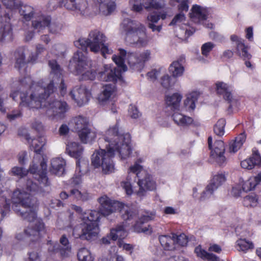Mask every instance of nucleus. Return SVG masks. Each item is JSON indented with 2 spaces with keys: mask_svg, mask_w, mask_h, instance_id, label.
I'll use <instances>...</instances> for the list:
<instances>
[{
  "mask_svg": "<svg viewBox=\"0 0 261 261\" xmlns=\"http://www.w3.org/2000/svg\"><path fill=\"white\" fill-rule=\"evenodd\" d=\"M48 65L51 69L48 79L36 82L30 76H25L20 80L18 86L15 84L10 97L16 100L20 90L21 107H25L32 111L44 109L48 117L61 119L68 110L66 102L57 100L46 101V99L53 92L55 85L60 84L61 94L65 93L63 70L55 60L49 61Z\"/></svg>",
  "mask_w": 261,
  "mask_h": 261,
  "instance_id": "1",
  "label": "nucleus"
},
{
  "mask_svg": "<svg viewBox=\"0 0 261 261\" xmlns=\"http://www.w3.org/2000/svg\"><path fill=\"white\" fill-rule=\"evenodd\" d=\"M104 149L95 150L92 155V165L95 168L101 167L106 174L114 172L115 168L112 159L115 156L121 160L130 156L133 147L130 135L122 134L119 123L117 121L106 130L103 135Z\"/></svg>",
  "mask_w": 261,
  "mask_h": 261,
  "instance_id": "2",
  "label": "nucleus"
},
{
  "mask_svg": "<svg viewBox=\"0 0 261 261\" xmlns=\"http://www.w3.org/2000/svg\"><path fill=\"white\" fill-rule=\"evenodd\" d=\"M38 189L37 185L29 180L24 187L14 191L12 197V209L18 215L29 221L36 218L37 206L32 202L31 192Z\"/></svg>",
  "mask_w": 261,
  "mask_h": 261,
  "instance_id": "3",
  "label": "nucleus"
},
{
  "mask_svg": "<svg viewBox=\"0 0 261 261\" xmlns=\"http://www.w3.org/2000/svg\"><path fill=\"white\" fill-rule=\"evenodd\" d=\"M18 134L22 139L25 140L29 145L30 148L35 152L33 160L30 166V171L32 173H35L38 169V165L42 169L39 177L42 182H46L47 177L46 176L47 160L41 154L43 147L46 144V139L43 136H39L36 138H32L28 133L25 128H20Z\"/></svg>",
  "mask_w": 261,
  "mask_h": 261,
  "instance_id": "4",
  "label": "nucleus"
},
{
  "mask_svg": "<svg viewBox=\"0 0 261 261\" xmlns=\"http://www.w3.org/2000/svg\"><path fill=\"white\" fill-rule=\"evenodd\" d=\"M119 31L127 43L139 47H145L148 43L146 28L139 21L124 19L120 23Z\"/></svg>",
  "mask_w": 261,
  "mask_h": 261,
  "instance_id": "5",
  "label": "nucleus"
},
{
  "mask_svg": "<svg viewBox=\"0 0 261 261\" xmlns=\"http://www.w3.org/2000/svg\"><path fill=\"white\" fill-rule=\"evenodd\" d=\"M72 208L79 213H81V219L82 223V231L77 233L74 229L73 235L75 238H81L87 240H92L96 238L99 232L98 221L99 220L100 214L96 211L88 210L82 213V208L78 206L73 205Z\"/></svg>",
  "mask_w": 261,
  "mask_h": 261,
  "instance_id": "6",
  "label": "nucleus"
},
{
  "mask_svg": "<svg viewBox=\"0 0 261 261\" xmlns=\"http://www.w3.org/2000/svg\"><path fill=\"white\" fill-rule=\"evenodd\" d=\"M151 52L150 50L145 49L137 54L133 53H127L125 50L119 48V56H114L113 61L121 67L123 71L127 70V67L124 64L126 62L130 68L135 71H140L143 68L144 64L151 59Z\"/></svg>",
  "mask_w": 261,
  "mask_h": 261,
  "instance_id": "7",
  "label": "nucleus"
},
{
  "mask_svg": "<svg viewBox=\"0 0 261 261\" xmlns=\"http://www.w3.org/2000/svg\"><path fill=\"white\" fill-rule=\"evenodd\" d=\"M107 37L101 32L98 30L91 31L87 38H81L74 42L75 46L82 49H86L89 47L90 51L94 53L100 51L104 58L106 55H110L112 50L109 48L106 44Z\"/></svg>",
  "mask_w": 261,
  "mask_h": 261,
  "instance_id": "8",
  "label": "nucleus"
},
{
  "mask_svg": "<svg viewBox=\"0 0 261 261\" xmlns=\"http://www.w3.org/2000/svg\"><path fill=\"white\" fill-rule=\"evenodd\" d=\"M91 61L82 52L77 51L70 61L69 68L82 80L93 81L97 77L96 70L91 67Z\"/></svg>",
  "mask_w": 261,
  "mask_h": 261,
  "instance_id": "9",
  "label": "nucleus"
},
{
  "mask_svg": "<svg viewBox=\"0 0 261 261\" xmlns=\"http://www.w3.org/2000/svg\"><path fill=\"white\" fill-rule=\"evenodd\" d=\"M100 204V211L103 216H108L118 211L124 220H130L137 215L136 211L127 205H125L118 201L111 200L107 195H103L98 199Z\"/></svg>",
  "mask_w": 261,
  "mask_h": 261,
  "instance_id": "10",
  "label": "nucleus"
},
{
  "mask_svg": "<svg viewBox=\"0 0 261 261\" xmlns=\"http://www.w3.org/2000/svg\"><path fill=\"white\" fill-rule=\"evenodd\" d=\"M143 162L142 158L138 159L135 163L131 165L127 170V175L124 180L120 182L121 187L128 195L136 193L133 186V181L136 177L140 178V173L142 172V166L140 165Z\"/></svg>",
  "mask_w": 261,
  "mask_h": 261,
  "instance_id": "11",
  "label": "nucleus"
},
{
  "mask_svg": "<svg viewBox=\"0 0 261 261\" xmlns=\"http://www.w3.org/2000/svg\"><path fill=\"white\" fill-rule=\"evenodd\" d=\"M66 151L71 157L75 158L76 162V173L84 171L83 169L86 168L88 165V161L83 158V148L79 143L76 142H70L67 145Z\"/></svg>",
  "mask_w": 261,
  "mask_h": 261,
  "instance_id": "12",
  "label": "nucleus"
},
{
  "mask_svg": "<svg viewBox=\"0 0 261 261\" xmlns=\"http://www.w3.org/2000/svg\"><path fill=\"white\" fill-rule=\"evenodd\" d=\"M45 233L44 225L41 220H38L35 225H30L23 232L17 234L16 238L18 240H23L27 237H30V240L37 241Z\"/></svg>",
  "mask_w": 261,
  "mask_h": 261,
  "instance_id": "13",
  "label": "nucleus"
},
{
  "mask_svg": "<svg viewBox=\"0 0 261 261\" xmlns=\"http://www.w3.org/2000/svg\"><path fill=\"white\" fill-rule=\"evenodd\" d=\"M212 142V137H209L207 143L208 147L211 150V156L212 159L220 166L225 165L227 159L224 155L225 149L224 142L221 140L217 141L213 146Z\"/></svg>",
  "mask_w": 261,
  "mask_h": 261,
  "instance_id": "14",
  "label": "nucleus"
},
{
  "mask_svg": "<svg viewBox=\"0 0 261 261\" xmlns=\"http://www.w3.org/2000/svg\"><path fill=\"white\" fill-rule=\"evenodd\" d=\"M207 15V9L198 5H193L189 13L190 18L192 21L196 23L202 24L206 28L213 29V24L206 20Z\"/></svg>",
  "mask_w": 261,
  "mask_h": 261,
  "instance_id": "15",
  "label": "nucleus"
},
{
  "mask_svg": "<svg viewBox=\"0 0 261 261\" xmlns=\"http://www.w3.org/2000/svg\"><path fill=\"white\" fill-rule=\"evenodd\" d=\"M83 174L84 171H81V173L75 172L73 177L71 179V184L73 186H77V188L75 187L70 190V196L77 200L86 201L89 198L88 193L80 186L82 182Z\"/></svg>",
  "mask_w": 261,
  "mask_h": 261,
  "instance_id": "16",
  "label": "nucleus"
},
{
  "mask_svg": "<svg viewBox=\"0 0 261 261\" xmlns=\"http://www.w3.org/2000/svg\"><path fill=\"white\" fill-rule=\"evenodd\" d=\"M179 13L175 15L171 22L170 25H181L180 28V32L177 35L181 39L187 38L192 35L195 32V29L188 25L185 22L186 21L185 11H178Z\"/></svg>",
  "mask_w": 261,
  "mask_h": 261,
  "instance_id": "17",
  "label": "nucleus"
},
{
  "mask_svg": "<svg viewBox=\"0 0 261 261\" xmlns=\"http://www.w3.org/2000/svg\"><path fill=\"white\" fill-rule=\"evenodd\" d=\"M142 170L140 173V178H138L139 190L137 192V195L140 197L144 195L146 191H154L156 188V182L152 176L147 173L143 167Z\"/></svg>",
  "mask_w": 261,
  "mask_h": 261,
  "instance_id": "18",
  "label": "nucleus"
},
{
  "mask_svg": "<svg viewBox=\"0 0 261 261\" xmlns=\"http://www.w3.org/2000/svg\"><path fill=\"white\" fill-rule=\"evenodd\" d=\"M50 22L49 17L44 15H39L35 18V20L32 22L33 27L38 30L39 31L42 30L46 27H49V32L52 34L59 33L62 29V25L61 23Z\"/></svg>",
  "mask_w": 261,
  "mask_h": 261,
  "instance_id": "19",
  "label": "nucleus"
},
{
  "mask_svg": "<svg viewBox=\"0 0 261 261\" xmlns=\"http://www.w3.org/2000/svg\"><path fill=\"white\" fill-rule=\"evenodd\" d=\"M118 69L111 64H105L99 70L97 79L102 81H116L121 77V72H124L117 65Z\"/></svg>",
  "mask_w": 261,
  "mask_h": 261,
  "instance_id": "20",
  "label": "nucleus"
},
{
  "mask_svg": "<svg viewBox=\"0 0 261 261\" xmlns=\"http://www.w3.org/2000/svg\"><path fill=\"white\" fill-rule=\"evenodd\" d=\"M226 176L224 173L218 172L214 174L211 180V182L203 192L200 197L201 200H205L209 198L213 194L214 191L216 190L226 181Z\"/></svg>",
  "mask_w": 261,
  "mask_h": 261,
  "instance_id": "21",
  "label": "nucleus"
},
{
  "mask_svg": "<svg viewBox=\"0 0 261 261\" xmlns=\"http://www.w3.org/2000/svg\"><path fill=\"white\" fill-rule=\"evenodd\" d=\"M70 94L79 106L87 103L92 96L91 90L83 85L75 87Z\"/></svg>",
  "mask_w": 261,
  "mask_h": 261,
  "instance_id": "22",
  "label": "nucleus"
},
{
  "mask_svg": "<svg viewBox=\"0 0 261 261\" xmlns=\"http://www.w3.org/2000/svg\"><path fill=\"white\" fill-rule=\"evenodd\" d=\"M215 86L217 94L222 95L230 103V107L232 108L237 106V100L233 97L232 92L233 88L231 85L223 82H217Z\"/></svg>",
  "mask_w": 261,
  "mask_h": 261,
  "instance_id": "23",
  "label": "nucleus"
},
{
  "mask_svg": "<svg viewBox=\"0 0 261 261\" xmlns=\"http://www.w3.org/2000/svg\"><path fill=\"white\" fill-rule=\"evenodd\" d=\"M63 6L67 9L73 11L77 14L84 15L89 11L88 2L86 0H67Z\"/></svg>",
  "mask_w": 261,
  "mask_h": 261,
  "instance_id": "24",
  "label": "nucleus"
},
{
  "mask_svg": "<svg viewBox=\"0 0 261 261\" xmlns=\"http://www.w3.org/2000/svg\"><path fill=\"white\" fill-rule=\"evenodd\" d=\"M155 217L154 212H150L142 216L139 221H137L133 226L134 231L136 232H144L146 234H150L152 232V228L150 225L143 226V224L148 221L153 220Z\"/></svg>",
  "mask_w": 261,
  "mask_h": 261,
  "instance_id": "25",
  "label": "nucleus"
},
{
  "mask_svg": "<svg viewBox=\"0 0 261 261\" xmlns=\"http://www.w3.org/2000/svg\"><path fill=\"white\" fill-rule=\"evenodd\" d=\"M117 95V90L114 84H106L102 87L101 93L98 96L100 104L104 105L108 101L112 100Z\"/></svg>",
  "mask_w": 261,
  "mask_h": 261,
  "instance_id": "26",
  "label": "nucleus"
},
{
  "mask_svg": "<svg viewBox=\"0 0 261 261\" xmlns=\"http://www.w3.org/2000/svg\"><path fill=\"white\" fill-rule=\"evenodd\" d=\"M230 39L236 42L237 53L241 58L244 60L251 59V55L248 52V47L245 45L243 39L236 35H231Z\"/></svg>",
  "mask_w": 261,
  "mask_h": 261,
  "instance_id": "27",
  "label": "nucleus"
},
{
  "mask_svg": "<svg viewBox=\"0 0 261 261\" xmlns=\"http://www.w3.org/2000/svg\"><path fill=\"white\" fill-rule=\"evenodd\" d=\"M95 7L103 15H109L115 9L114 0H94Z\"/></svg>",
  "mask_w": 261,
  "mask_h": 261,
  "instance_id": "28",
  "label": "nucleus"
},
{
  "mask_svg": "<svg viewBox=\"0 0 261 261\" xmlns=\"http://www.w3.org/2000/svg\"><path fill=\"white\" fill-rule=\"evenodd\" d=\"M258 165H261V157L256 148L253 149L251 157L241 162L242 168L247 170L252 169L255 166Z\"/></svg>",
  "mask_w": 261,
  "mask_h": 261,
  "instance_id": "29",
  "label": "nucleus"
},
{
  "mask_svg": "<svg viewBox=\"0 0 261 261\" xmlns=\"http://www.w3.org/2000/svg\"><path fill=\"white\" fill-rule=\"evenodd\" d=\"M200 93L193 91L187 94L186 98L184 101V105L181 107V111L189 112H192L195 108V102L197 101Z\"/></svg>",
  "mask_w": 261,
  "mask_h": 261,
  "instance_id": "30",
  "label": "nucleus"
},
{
  "mask_svg": "<svg viewBox=\"0 0 261 261\" xmlns=\"http://www.w3.org/2000/svg\"><path fill=\"white\" fill-rule=\"evenodd\" d=\"M30 172L31 174L34 175V177L40 183L43 185H46L47 184L48 180L46 182H42L41 178L39 177V174L42 172V169L38 165V169L35 173H32L30 171L25 170L22 167H14L10 171V174L14 176H16L18 177L22 178L23 176L27 175L28 172Z\"/></svg>",
  "mask_w": 261,
  "mask_h": 261,
  "instance_id": "31",
  "label": "nucleus"
},
{
  "mask_svg": "<svg viewBox=\"0 0 261 261\" xmlns=\"http://www.w3.org/2000/svg\"><path fill=\"white\" fill-rule=\"evenodd\" d=\"M66 165L64 159L60 157L53 158L50 162V171L58 176L62 175L65 172Z\"/></svg>",
  "mask_w": 261,
  "mask_h": 261,
  "instance_id": "32",
  "label": "nucleus"
},
{
  "mask_svg": "<svg viewBox=\"0 0 261 261\" xmlns=\"http://www.w3.org/2000/svg\"><path fill=\"white\" fill-rule=\"evenodd\" d=\"M127 236L126 225L124 223L117 225L110 230V236L113 241H122Z\"/></svg>",
  "mask_w": 261,
  "mask_h": 261,
  "instance_id": "33",
  "label": "nucleus"
},
{
  "mask_svg": "<svg viewBox=\"0 0 261 261\" xmlns=\"http://www.w3.org/2000/svg\"><path fill=\"white\" fill-rule=\"evenodd\" d=\"M88 125L89 121L88 119L81 116L72 118L70 122L71 128L78 133L80 131L89 127Z\"/></svg>",
  "mask_w": 261,
  "mask_h": 261,
  "instance_id": "34",
  "label": "nucleus"
},
{
  "mask_svg": "<svg viewBox=\"0 0 261 261\" xmlns=\"http://www.w3.org/2000/svg\"><path fill=\"white\" fill-rule=\"evenodd\" d=\"M182 98V95L180 93L176 92L167 96L166 101L172 110L181 111L180 102Z\"/></svg>",
  "mask_w": 261,
  "mask_h": 261,
  "instance_id": "35",
  "label": "nucleus"
},
{
  "mask_svg": "<svg viewBox=\"0 0 261 261\" xmlns=\"http://www.w3.org/2000/svg\"><path fill=\"white\" fill-rule=\"evenodd\" d=\"M81 141L85 144L89 143L96 138L97 133L95 129L88 127L78 133Z\"/></svg>",
  "mask_w": 261,
  "mask_h": 261,
  "instance_id": "36",
  "label": "nucleus"
},
{
  "mask_svg": "<svg viewBox=\"0 0 261 261\" xmlns=\"http://www.w3.org/2000/svg\"><path fill=\"white\" fill-rule=\"evenodd\" d=\"M11 31L10 24V17L6 14L4 17H0V40L3 39L7 34L10 33Z\"/></svg>",
  "mask_w": 261,
  "mask_h": 261,
  "instance_id": "37",
  "label": "nucleus"
},
{
  "mask_svg": "<svg viewBox=\"0 0 261 261\" xmlns=\"http://www.w3.org/2000/svg\"><path fill=\"white\" fill-rule=\"evenodd\" d=\"M184 70L183 65L178 60L173 61L169 67V73L173 77H178L182 76Z\"/></svg>",
  "mask_w": 261,
  "mask_h": 261,
  "instance_id": "38",
  "label": "nucleus"
},
{
  "mask_svg": "<svg viewBox=\"0 0 261 261\" xmlns=\"http://www.w3.org/2000/svg\"><path fill=\"white\" fill-rule=\"evenodd\" d=\"M174 111V112L172 114L173 119L177 125L185 126L192 123V118L182 115L179 112L180 111Z\"/></svg>",
  "mask_w": 261,
  "mask_h": 261,
  "instance_id": "39",
  "label": "nucleus"
},
{
  "mask_svg": "<svg viewBox=\"0 0 261 261\" xmlns=\"http://www.w3.org/2000/svg\"><path fill=\"white\" fill-rule=\"evenodd\" d=\"M246 136L244 133L240 134L236 139L229 143V150L230 152L236 153L242 146L245 142Z\"/></svg>",
  "mask_w": 261,
  "mask_h": 261,
  "instance_id": "40",
  "label": "nucleus"
},
{
  "mask_svg": "<svg viewBox=\"0 0 261 261\" xmlns=\"http://www.w3.org/2000/svg\"><path fill=\"white\" fill-rule=\"evenodd\" d=\"M144 8L146 10H159L165 7V0H143Z\"/></svg>",
  "mask_w": 261,
  "mask_h": 261,
  "instance_id": "41",
  "label": "nucleus"
},
{
  "mask_svg": "<svg viewBox=\"0 0 261 261\" xmlns=\"http://www.w3.org/2000/svg\"><path fill=\"white\" fill-rule=\"evenodd\" d=\"M159 240L165 249L172 250L175 248L174 234H172V236L167 235L160 236Z\"/></svg>",
  "mask_w": 261,
  "mask_h": 261,
  "instance_id": "42",
  "label": "nucleus"
},
{
  "mask_svg": "<svg viewBox=\"0 0 261 261\" xmlns=\"http://www.w3.org/2000/svg\"><path fill=\"white\" fill-rule=\"evenodd\" d=\"M215 47V44L211 42H207L202 45L201 47V54L203 57H200L198 58L199 61L202 63H207L208 60L207 58L210 53Z\"/></svg>",
  "mask_w": 261,
  "mask_h": 261,
  "instance_id": "43",
  "label": "nucleus"
},
{
  "mask_svg": "<svg viewBox=\"0 0 261 261\" xmlns=\"http://www.w3.org/2000/svg\"><path fill=\"white\" fill-rule=\"evenodd\" d=\"M195 252L197 254V256L202 258L203 259H207L208 261H223L216 255L213 253H208L205 250L202 249L200 246H198L195 248Z\"/></svg>",
  "mask_w": 261,
  "mask_h": 261,
  "instance_id": "44",
  "label": "nucleus"
},
{
  "mask_svg": "<svg viewBox=\"0 0 261 261\" xmlns=\"http://www.w3.org/2000/svg\"><path fill=\"white\" fill-rule=\"evenodd\" d=\"M243 203L245 206L248 207H254L261 204V201L255 193H250L246 196L244 198Z\"/></svg>",
  "mask_w": 261,
  "mask_h": 261,
  "instance_id": "45",
  "label": "nucleus"
},
{
  "mask_svg": "<svg viewBox=\"0 0 261 261\" xmlns=\"http://www.w3.org/2000/svg\"><path fill=\"white\" fill-rule=\"evenodd\" d=\"M101 261H124L123 256L117 254L116 247L111 248L109 252L100 258Z\"/></svg>",
  "mask_w": 261,
  "mask_h": 261,
  "instance_id": "46",
  "label": "nucleus"
},
{
  "mask_svg": "<svg viewBox=\"0 0 261 261\" xmlns=\"http://www.w3.org/2000/svg\"><path fill=\"white\" fill-rule=\"evenodd\" d=\"M28 51V50L20 48L15 53L16 63L15 66L19 70L22 68L25 69L26 62L24 60V55Z\"/></svg>",
  "mask_w": 261,
  "mask_h": 261,
  "instance_id": "47",
  "label": "nucleus"
},
{
  "mask_svg": "<svg viewBox=\"0 0 261 261\" xmlns=\"http://www.w3.org/2000/svg\"><path fill=\"white\" fill-rule=\"evenodd\" d=\"M240 183L242 185V188L244 192H248L253 190L257 186L255 178L253 176L249 177L247 180H244L242 178H239Z\"/></svg>",
  "mask_w": 261,
  "mask_h": 261,
  "instance_id": "48",
  "label": "nucleus"
},
{
  "mask_svg": "<svg viewBox=\"0 0 261 261\" xmlns=\"http://www.w3.org/2000/svg\"><path fill=\"white\" fill-rule=\"evenodd\" d=\"M253 247L252 243L246 239H240L236 242L235 247L239 251L246 252L249 249H252Z\"/></svg>",
  "mask_w": 261,
  "mask_h": 261,
  "instance_id": "49",
  "label": "nucleus"
},
{
  "mask_svg": "<svg viewBox=\"0 0 261 261\" xmlns=\"http://www.w3.org/2000/svg\"><path fill=\"white\" fill-rule=\"evenodd\" d=\"M77 257L79 261H94V257L87 248H83L79 250Z\"/></svg>",
  "mask_w": 261,
  "mask_h": 261,
  "instance_id": "50",
  "label": "nucleus"
},
{
  "mask_svg": "<svg viewBox=\"0 0 261 261\" xmlns=\"http://www.w3.org/2000/svg\"><path fill=\"white\" fill-rule=\"evenodd\" d=\"M19 13L25 21H29L34 14V10L30 6H23L21 7Z\"/></svg>",
  "mask_w": 261,
  "mask_h": 261,
  "instance_id": "51",
  "label": "nucleus"
},
{
  "mask_svg": "<svg viewBox=\"0 0 261 261\" xmlns=\"http://www.w3.org/2000/svg\"><path fill=\"white\" fill-rule=\"evenodd\" d=\"M60 243L63 246V248L60 249L61 254L64 257L69 256L71 254V247L69 244L67 238L62 236L60 239Z\"/></svg>",
  "mask_w": 261,
  "mask_h": 261,
  "instance_id": "52",
  "label": "nucleus"
},
{
  "mask_svg": "<svg viewBox=\"0 0 261 261\" xmlns=\"http://www.w3.org/2000/svg\"><path fill=\"white\" fill-rule=\"evenodd\" d=\"M167 17V12L163 11L156 14L155 13H151L147 17V20L149 23H157L160 18L165 19Z\"/></svg>",
  "mask_w": 261,
  "mask_h": 261,
  "instance_id": "53",
  "label": "nucleus"
},
{
  "mask_svg": "<svg viewBox=\"0 0 261 261\" xmlns=\"http://www.w3.org/2000/svg\"><path fill=\"white\" fill-rule=\"evenodd\" d=\"M169 3L172 6H177L178 11L187 12L189 10L188 0H169Z\"/></svg>",
  "mask_w": 261,
  "mask_h": 261,
  "instance_id": "54",
  "label": "nucleus"
},
{
  "mask_svg": "<svg viewBox=\"0 0 261 261\" xmlns=\"http://www.w3.org/2000/svg\"><path fill=\"white\" fill-rule=\"evenodd\" d=\"M226 124L225 119H219L214 127V133L218 136H222L224 134V127Z\"/></svg>",
  "mask_w": 261,
  "mask_h": 261,
  "instance_id": "55",
  "label": "nucleus"
},
{
  "mask_svg": "<svg viewBox=\"0 0 261 261\" xmlns=\"http://www.w3.org/2000/svg\"><path fill=\"white\" fill-rule=\"evenodd\" d=\"M129 5L131 9L135 12H140L144 8L143 3L140 0H129Z\"/></svg>",
  "mask_w": 261,
  "mask_h": 261,
  "instance_id": "56",
  "label": "nucleus"
},
{
  "mask_svg": "<svg viewBox=\"0 0 261 261\" xmlns=\"http://www.w3.org/2000/svg\"><path fill=\"white\" fill-rule=\"evenodd\" d=\"M175 244H178L180 246H184L187 244L188 239L186 234L182 233L178 236L174 234Z\"/></svg>",
  "mask_w": 261,
  "mask_h": 261,
  "instance_id": "57",
  "label": "nucleus"
},
{
  "mask_svg": "<svg viewBox=\"0 0 261 261\" xmlns=\"http://www.w3.org/2000/svg\"><path fill=\"white\" fill-rule=\"evenodd\" d=\"M171 80V77L168 74H165L161 79V84L164 88L168 89L173 85Z\"/></svg>",
  "mask_w": 261,
  "mask_h": 261,
  "instance_id": "58",
  "label": "nucleus"
},
{
  "mask_svg": "<svg viewBox=\"0 0 261 261\" xmlns=\"http://www.w3.org/2000/svg\"><path fill=\"white\" fill-rule=\"evenodd\" d=\"M243 191L242 185L240 184V180H239L238 182L233 186L231 190V194L234 197H238L241 195Z\"/></svg>",
  "mask_w": 261,
  "mask_h": 261,
  "instance_id": "59",
  "label": "nucleus"
},
{
  "mask_svg": "<svg viewBox=\"0 0 261 261\" xmlns=\"http://www.w3.org/2000/svg\"><path fill=\"white\" fill-rule=\"evenodd\" d=\"M117 244L119 248H122L123 250L128 252L130 255L132 254L134 248L133 245L125 243L122 241H118Z\"/></svg>",
  "mask_w": 261,
  "mask_h": 261,
  "instance_id": "60",
  "label": "nucleus"
},
{
  "mask_svg": "<svg viewBox=\"0 0 261 261\" xmlns=\"http://www.w3.org/2000/svg\"><path fill=\"white\" fill-rule=\"evenodd\" d=\"M128 115L133 119H137L141 116V113L135 106L130 105L128 108Z\"/></svg>",
  "mask_w": 261,
  "mask_h": 261,
  "instance_id": "61",
  "label": "nucleus"
},
{
  "mask_svg": "<svg viewBox=\"0 0 261 261\" xmlns=\"http://www.w3.org/2000/svg\"><path fill=\"white\" fill-rule=\"evenodd\" d=\"M24 261H41V256L36 251H32L28 254V256L25 258Z\"/></svg>",
  "mask_w": 261,
  "mask_h": 261,
  "instance_id": "62",
  "label": "nucleus"
},
{
  "mask_svg": "<svg viewBox=\"0 0 261 261\" xmlns=\"http://www.w3.org/2000/svg\"><path fill=\"white\" fill-rule=\"evenodd\" d=\"M45 50V48L43 47V45L41 44H38L36 46V51L35 55H32L31 57H30V61L31 62H34L35 61L39 56L41 55L43 52H44Z\"/></svg>",
  "mask_w": 261,
  "mask_h": 261,
  "instance_id": "63",
  "label": "nucleus"
},
{
  "mask_svg": "<svg viewBox=\"0 0 261 261\" xmlns=\"http://www.w3.org/2000/svg\"><path fill=\"white\" fill-rule=\"evenodd\" d=\"M48 251L51 253L57 252L59 250V245L56 242L49 241L47 244Z\"/></svg>",
  "mask_w": 261,
  "mask_h": 261,
  "instance_id": "64",
  "label": "nucleus"
}]
</instances>
